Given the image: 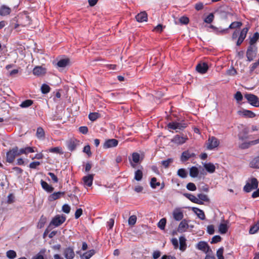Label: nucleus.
Returning <instances> with one entry per match:
<instances>
[{"label":"nucleus","instance_id":"1","mask_svg":"<svg viewBox=\"0 0 259 259\" xmlns=\"http://www.w3.org/2000/svg\"><path fill=\"white\" fill-rule=\"evenodd\" d=\"M258 187V181L254 178H251L246 183L243 188V190L246 192H249L253 189H255Z\"/></svg>","mask_w":259,"mask_h":259},{"label":"nucleus","instance_id":"2","mask_svg":"<svg viewBox=\"0 0 259 259\" xmlns=\"http://www.w3.org/2000/svg\"><path fill=\"white\" fill-rule=\"evenodd\" d=\"M19 155L18 148L15 147L7 153V161L11 163L14 160L15 157Z\"/></svg>","mask_w":259,"mask_h":259},{"label":"nucleus","instance_id":"3","mask_svg":"<svg viewBox=\"0 0 259 259\" xmlns=\"http://www.w3.org/2000/svg\"><path fill=\"white\" fill-rule=\"evenodd\" d=\"M244 97L251 105L256 107H259V99L256 96L251 94H246Z\"/></svg>","mask_w":259,"mask_h":259},{"label":"nucleus","instance_id":"4","mask_svg":"<svg viewBox=\"0 0 259 259\" xmlns=\"http://www.w3.org/2000/svg\"><path fill=\"white\" fill-rule=\"evenodd\" d=\"M257 48L255 45H250L246 52V57L249 61H252L256 56Z\"/></svg>","mask_w":259,"mask_h":259},{"label":"nucleus","instance_id":"5","mask_svg":"<svg viewBox=\"0 0 259 259\" xmlns=\"http://www.w3.org/2000/svg\"><path fill=\"white\" fill-rule=\"evenodd\" d=\"M167 126L172 130H182L187 126V123L184 121L171 122L168 124Z\"/></svg>","mask_w":259,"mask_h":259},{"label":"nucleus","instance_id":"6","mask_svg":"<svg viewBox=\"0 0 259 259\" xmlns=\"http://www.w3.org/2000/svg\"><path fill=\"white\" fill-rule=\"evenodd\" d=\"M220 144V142L214 137H209L206 143V147L208 150H212L217 148Z\"/></svg>","mask_w":259,"mask_h":259},{"label":"nucleus","instance_id":"7","mask_svg":"<svg viewBox=\"0 0 259 259\" xmlns=\"http://www.w3.org/2000/svg\"><path fill=\"white\" fill-rule=\"evenodd\" d=\"M66 220V217L63 215H57L53 219L50 225L58 227L63 224Z\"/></svg>","mask_w":259,"mask_h":259},{"label":"nucleus","instance_id":"8","mask_svg":"<svg viewBox=\"0 0 259 259\" xmlns=\"http://www.w3.org/2000/svg\"><path fill=\"white\" fill-rule=\"evenodd\" d=\"M238 115L241 117L253 118L255 116V114L251 111L248 110L244 109H242L237 111Z\"/></svg>","mask_w":259,"mask_h":259},{"label":"nucleus","instance_id":"9","mask_svg":"<svg viewBox=\"0 0 259 259\" xmlns=\"http://www.w3.org/2000/svg\"><path fill=\"white\" fill-rule=\"evenodd\" d=\"M63 255L66 259H73L75 256L74 249L71 247H68L63 250Z\"/></svg>","mask_w":259,"mask_h":259},{"label":"nucleus","instance_id":"10","mask_svg":"<svg viewBox=\"0 0 259 259\" xmlns=\"http://www.w3.org/2000/svg\"><path fill=\"white\" fill-rule=\"evenodd\" d=\"M187 140L188 138L185 136L177 135L172 139L171 142L177 145H182L185 143Z\"/></svg>","mask_w":259,"mask_h":259},{"label":"nucleus","instance_id":"11","mask_svg":"<svg viewBox=\"0 0 259 259\" xmlns=\"http://www.w3.org/2000/svg\"><path fill=\"white\" fill-rule=\"evenodd\" d=\"M189 227L188 221L185 219L183 220L178 226V232L181 233L185 232L187 231Z\"/></svg>","mask_w":259,"mask_h":259},{"label":"nucleus","instance_id":"12","mask_svg":"<svg viewBox=\"0 0 259 259\" xmlns=\"http://www.w3.org/2000/svg\"><path fill=\"white\" fill-rule=\"evenodd\" d=\"M118 143V141L116 139H109L105 142L103 145V148L105 149H108L112 147H115L117 146Z\"/></svg>","mask_w":259,"mask_h":259},{"label":"nucleus","instance_id":"13","mask_svg":"<svg viewBox=\"0 0 259 259\" xmlns=\"http://www.w3.org/2000/svg\"><path fill=\"white\" fill-rule=\"evenodd\" d=\"M208 69V64L205 62H201L197 64L196 67V70L201 74L206 73Z\"/></svg>","mask_w":259,"mask_h":259},{"label":"nucleus","instance_id":"14","mask_svg":"<svg viewBox=\"0 0 259 259\" xmlns=\"http://www.w3.org/2000/svg\"><path fill=\"white\" fill-rule=\"evenodd\" d=\"M172 216L176 221H181L184 217L183 212L179 208H175L172 211Z\"/></svg>","mask_w":259,"mask_h":259},{"label":"nucleus","instance_id":"15","mask_svg":"<svg viewBox=\"0 0 259 259\" xmlns=\"http://www.w3.org/2000/svg\"><path fill=\"white\" fill-rule=\"evenodd\" d=\"M228 224L229 222L225 220H224L221 223L219 226V232L221 234H224L226 233L229 228Z\"/></svg>","mask_w":259,"mask_h":259},{"label":"nucleus","instance_id":"16","mask_svg":"<svg viewBox=\"0 0 259 259\" xmlns=\"http://www.w3.org/2000/svg\"><path fill=\"white\" fill-rule=\"evenodd\" d=\"M248 31L247 28H244L241 31L239 37L237 41V46H240L241 43L243 41L244 39L246 36L247 33Z\"/></svg>","mask_w":259,"mask_h":259},{"label":"nucleus","instance_id":"17","mask_svg":"<svg viewBox=\"0 0 259 259\" xmlns=\"http://www.w3.org/2000/svg\"><path fill=\"white\" fill-rule=\"evenodd\" d=\"M93 175H89L84 177L82 179L84 185L91 187L93 184Z\"/></svg>","mask_w":259,"mask_h":259},{"label":"nucleus","instance_id":"18","mask_svg":"<svg viewBox=\"0 0 259 259\" xmlns=\"http://www.w3.org/2000/svg\"><path fill=\"white\" fill-rule=\"evenodd\" d=\"M259 144V138L255 140L249 141L248 142H244L242 143L240 147L242 149H247L251 146Z\"/></svg>","mask_w":259,"mask_h":259},{"label":"nucleus","instance_id":"19","mask_svg":"<svg viewBox=\"0 0 259 259\" xmlns=\"http://www.w3.org/2000/svg\"><path fill=\"white\" fill-rule=\"evenodd\" d=\"M203 165L204 167L208 172L212 174L215 171V166L213 163L210 162H205L203 163Z\"/></svg>","mask_w":259,"mask_h":259},{"label":"nucleus","instance_id":"20","mask_svg":"<svg viewBox=\"0 0 259 259\" xmlns=\"http://www.w3.org/2000/svg\"><path fill=\"white\" fill-rule=\"evenodd\" d=\"M136 19L139 22L147 21V14L145 12H142L136 15Z\"/></svg>","mask_w":259,"mask_h":259},{"label":"nucleus","instance_id":"21","mask_svg":"<svg viewBox=\"0 0 259 259\" xmlns=\"http://www.w3.org/2000/svg\"><path fill=\"white\" fill-rule=\"evenodd\" d=\"M193 211L196 213L197 217L201 220H204L205 215L203 211L199 208L196 207H192Z\"/></svg>","mask_w":259,"mask_h":259},{"label":"nucleus","instance_id":"22","mask_svg":"<svg viewBox=\"0 0 259 259\" xmlns=\"http://www.w3.org/2000/svg\"><path fill=\"white\" fill-rule=\"evenodd\" d=\"M11 9L6 5H3L0 7V15L5 16L10 14Z\"/></svg>","mask_w":259,"mask_h":259},{"label":"nucleus","instance_id":"23","mask_svg":"<svg viewBox=\"0 0 259 259\" xmlns=\"http://www.w3.org/2000/svg\"><path fill=\"white\" fill-rule=\"evenodd\" d=\"M70 63V60L68 58L60 59L57 63V65L59 67L64 68L69 65Z\"/></svg>","mask_w":259,"mask_h":259},{"label":"nucleus","instance_id":"24","mask_svg":"<svg viewBox=\"0 0 259 259\" xmlns=\"http://www.w3.org/2000/svg\"><path fill=\"white\" fill-rule=\"evenodd\" d=\"M45 68L41 66H36L33 70V73L37 76H40L46 73Z\"/></svg>","mask_w":259,"mask_h":259},{"label":"nucleus","instance_id":"25","mask_svg":"<svg viewBox=\"0 0 259 259\" xmlns=\"http://www.w3.org/2000/svg\"><path fill=\"white\" fill-rule=\"evenodd\" d=\"M140 154L137 152H134L132 154V161H130L131 165L135 167L136 166V163H138L140 161ZM130 160H131L130 159Z\"/></svg>","mask_w":259,"mask_h":259},{"label":"nucleus","instance_id":"26","mask_svg":"<svg viewBox=\"0 0 259 259\" xmlns=\"http://www.w3.org/2000/svg\"><path fill=\"white\" fill-rule=\"evenodd\" d=\"M36 136L40 140H43L45 139V133L42 127H39L37 128Z\"/></svg>","mask_w":259,"mask_h":259},{"label":"nucleus","instance_id":"27","mask_svg":"<svg viewBox=\"0 0 259 259\" xmlns=\"http://www.w3.org/2000/svg\"><path fill=\"white\" fill-rule=\"evenodd\" d=\"M19 155L25 154H27L29 153H33L34 152V150L33 148L30 147H26L25 148H21L20 149H18Z\"/></svg>","mask_w":259,"mask_h":259},{"label":"nucleus","instance_id":"28","mask_svg":"<svg viewBox=\"0 0 259 259\" xmlns=\"http://www.w3.org/2000/svg\"><path fill=\"white\" fill-rule=\"evenodd\" d=\"M197 247L198 249L205 252L207 251L209 249L208 244L206 242L203 241L199 242L197 245Z\"/></svg>","mask_w":259,"mask_h":259},{"label":"nucleus","instance_id":"29","mask_svg":"<svg viewBox=\"0 0 259 259\" xmlns=\"http://www.w3.org/2000/svg\"><path fill=\"white\" fill-rule=\"evenodd\" d=\"M194 156V154L193 153H191L188 151H184L182 154L181 160L182 161H185Z\"/></svg>","mask_w":259,"mask_h":259},{"label":"nucleus","instance_id":"30","mask_svg":"<svg viewBox=\"0 0 259 259\" xmlns=\"http://www.w3.org/2000/svg\"><path fill=\"white\" fill-rule=\"evenodd\" d=\"M197 199L198 200H200L201 203H198V204H203V202H209V199L207 195L204 194H199L197 195Z\"/></svg>","mask_w":259,"mask_h":259},{"label":"nucleus","instance_id":"31","mask_svg":"<svg viewBox=\"0 0 259 259\" xmlns=\"http://www.w3.org/2000/svg\"><path fill=\"white\" fill-rule=\"evenodd\" d=\"M184 196L187 197L188 199H189L190 201L192 202L195 203H200V200H198L197 197L195 196L194 195L189 194V193H185L184 194Z\"/></svg>","mask_w":259,"mask_h":259},{"label":"nucleus","instance_id":"32","mask_svg":"<svg viewBox=\"0 0 259 259\" xmlns=\"http://www.w3.org/2000/svg\"><path fill=\"white\" fill-rule=\"evenodd\" d=\"M64 194V192H55L51 194L49 196V200L50 201H53L56 200L60 197H61L62 196H63Z\"/></svg>","mask_w":259,"mask_h":259},{"label":"nucleus","instance_id":"33","mask_svg":"<svg viewBox=\"0 0 259 259\" xmlns=\"http://www.w3.org/2000/svg\"><path fill=\"white\" fill-rule=\"evenodd\" d=\"M41 185L42 188L48 192H52L54 190V188L52 186L49 185L47 182L45 181H41Z\"/></svg>","mask_w":259,"mask_h":259},{"label":"nucleus","instance_id":"34","mask_svg":"<svg viewBox=\"0 0 259 259\" xmlns=\"http://www.w3.org/2000/svg\"><path fill=\"white\" fill-rule=\"evenodd\" d=\"M199 174V170L196 166H192L190 169V176L192 178H196Z\"/></svg>","mask_w":259,"mask_h":259},{"label":"nucleus","instance_id":"35","mask_svg":"<svg viewBox=\"0 0 259 259\" xmlns=\"http://www.w3.org/2000/svg\"><path fill=\"white\" fill-rule=\"evenodd\" d=\"M250 166L252 168H259V156L254 158L250 163Z\"/></svg>","mask_w":259,"mask_h":259},{"label":"nucleus","instance_id":"36","mask_svg":"<svg viewBox=\"0 0 259 259\" xmlns=\"http://www.w3.org/2000/svg\"><path fill=\"white\" fill-rule=\"evenodd\" d=\"M95 253L94 250H90V251L84 253L82 255H80L81 259H89Z\"/></svg>","mask_w":259,"mask_h":259},{"label":"nucleus","instance_id":"37","mask_svg":"<svg viewBox=\"0 0 259 259\" xmlns=\"http://www.w3.org/2000/svg\"><path fill=\"white\" fill-rule=\"evenodd\" d=\"M259 230V222H257L254 225L251 226L250 228L249 233L250 234H254L256 233Z\"/></svg>","mask_w":259,"mask_h":259},{"label":"nucleus","instance_id":"38","mask_svg":"<svg viewBox=\"0 0 259 259\" xmlns=\"http://www.w3.org/2000/svg\"><path fill=\"white\" fill-rule=\"evenodd\" d=\"M180 241V249L181 250H184L186 248V239L184 237L181 236L179 238Z\"/></svg>","mask_w":259,"mask_h":259},{"label":"nucleus","instance_id":"39","mask_svg":"<svg viewBox=\"0 0 259 259\" xmlns=\"http://www.w3.org/2000/svg\"><path fill=\"white\" fill-rule=\"evenodd\" d=\"M100 114L98 112L90 113L89 115V118L90 120L94 121L100 117Z\"/></svg>","mask_w":259,"mask_h":259},{"label":"nucleus","instance_id":"40","mask_svg":"<svg viewBox=\"0 0 259 259\" xmlns=\"http://www.w3.org/2000/svg\"><path fill=\"white\" fill-rule=\"evenodd\" d=\"M142 177H143V172H142V170L138 169L135 171L134 179L136 180H137L138 181H140L142 180Z\"/></svg>","mask_w":259,"mask_h":259},{"label":"nucleus","instance_id":"41","mask_svg":"<svg viewBox=\"0 0 259 259\" xmlns=\"http://www.w3.org/2000/svg\"><path fill=\"white\" fill-rule=\"evenodd\" d=\"M259 38V34L258 32H255L254 33L252 37L250 38L249 44L251 45H254L255 43L256 42L257 39Z\"/></svg>","mask_w":259,"mask_h":259},{"label":"nucleus","instance_id":"42","mask_svg":"<svg viewBox=\"0 0 259 259\" xmlns=\"http://www.w3.org/2000/svg\"><path fill=\"white\" fill-rule=\"evenodd\" d=\"M33 103V101L31 100H26L21 103L20 106L22 108H27L31 106Z\"/></svg>","mask_w":259,"mask_h":259},{"label":"nucleus","instance_id":"43","mask_svg":"<svg viewBox=\"0 0 259 259\" xmlns=\"http://www.w3.org/2000/svg\"><path fill=\"white\" fill-rule=\"evenodd\" d=\"M178 175L182 178H185L187 177V172L186 170L184 168H180L178 170Z\"/></svg>","mask_w":259,"mask_h":259},{"label":"nucleus","instance_id":"44","mask_svg":"<svg viewBox=\"0 0 259 259\" xmlns=\"http://www.w3.org/2000/svg\"><path fill=\"white\" fill-rule=\"evenodd\" d=\"M48 151L50 152H52V153H59V154L63 153L61 148H60L59 147L50 148L48 150Z\"/></svg>","mask_w":259,"mask_h":259},{"label":"nucleus","instance_id":"45","mask_svg":"<svg viewBox=\"0 0 259 259\" xmlns=\"http://www.w3.org/2000/svg\"><path fill=\"white\" fill-rule=\"evenodd\" d=\"M166 223V220L165 218L161 219L158 223V227L161 230H164Z\"/></svg>","mask_w":259,"mask_h":259},{"label":"nucleus","instance_id":"46","mask_svg":"<svg viewBox=\"0 0 259 259\" xmlns=\"http://www.w3.org/2000/svg\"><path fill=\"white\" fill-rule=\"evenodd\" d=\"M137 217L135 215L131 216L128 220V225L130 226L134 225L137 222Z\"/></svg>","mask_w":259,"mask_h":259},{"label":"nucleus","instance_id":"47","mask_svg":"<svg viewBox=\"0 0 259 259\" xmlns=\"http://www.w3.org/2000/svg\"><path fill=\"white\" fill-rule=\"evenodd\" d=\"M150 185L152 188H156L157 186H160V183L157 182L156 178H152L151 180Z\"/></svg>","mask_w":259,"mask_h":259},{"label":"nucleus","instance_id":"48","mask_svg":"<svg viewBox=\"0 0 259 259\" xmlns=\"http://www.w3.org/2000/svg\"><path fill=\"white\" fill-rule=\"evenodd\" d=\"M7 256L9 258L13 259L16 257V253L14 250H10L7 252Z\"/></svg>","mask_w":259,"mask_h":259},{"label":"nucleus","instance_id":"49","mask_svg":"<svg viewBox=\"0 0 259 259\" xmlns=\"http://www.w3.org/2000/svg\"><path fill=\"white\" fill-rule=\"evenodd\" d=\"M224 248H220L217 251V256L218 259H224L223 256Z\"/></svg>","mask_w":259,"mask_h":259},{"label":"nucleus","instance_id":"50","mask_svg":"<svg viewBox=\"0 0 259 259\" xmlns=\"http://www.w3.org/2000/svg\"><path fill=\"white\" fill-rule=\"evenodd\" d=\"M41 91L43 94H47L50 92V88L48 85L43 84L41 87Z\"/></svg>","mask_w":259,"mask_h":259},{"label":"nucleus","instance_id":"51","mask_svg":"<svg viewBox=\"0 0 259 259\" xmlns=\"http://www.w3.org/2000/svg\"><path fill=\"white\" fill-rule=\"evenodd\" d=\"M214 19V15L212 13H210L204 19V22L206 23H211Z\"/></svg>","mask_w":259,"mask_h":259},{"label":"nucleus","instance_id":"52","mask_svg":"<svg viewBox=\"0 0 259 259\" xmlns=\"http://www.w3.org/2000/svg\"><path fill=\"white\" fill-rule=\"evenodd\" d=\"M173 161V159L172 158H168L165 160H163L161 161V164L165 167L167 168L168 167L169 164L171 163Z\"/></svg>","mask_w":259,"mask_h":259},{"label":"nucleus","instance_id":"53","mask_svg":"<svg viewBox=\"0 0 259 259\" xmlns=\"http://www.w3.org/2000/svg\"><path fill=\"white\" fill-rule=\"evenodd\" d=\"M242 25V23L240 22H232L229 26V28L234 29L240 27Z\"/></svg>","mask_w":259,"mask_h":259},{"label":"nucleus","instance_id":"54","mask_svg":"<svg viewBox=\"0 0 259 259\" xmlns=\"http://www.w3.org/2000/svg\"><path fill=\"white\" fill-rule=\"evenodd\" d=\"M234 98L239 102L242 100L243 96L240 92H237L234 95Z\"/></svg>","mask_w":259,"mask_h":259},{"label":"nucleus","instance_id":"55","mask_svg":"<svg viewBox=\"0 0 259 259\" xmlns=\"http://www.w3.org/2000/svg\"><path fill=\"white\" fill-rule=\"evenodd\" d=\"M83 151V152L85 153L88 155V156H91L92 155L90 146L89 145L84 147Z\"/></svg>","mask_w":259,"mask_h":259},{"label":"nucleus","instance_id":"56","mask_svg":"<svg viewBox=\"0 0 259 259\" xmlns=\"http://www.w3.org/2000/svg\"><path fill=\"white\" fill-rule=\"evenodd\" d=\"M187 188L190 191H195L196 190V187L194 183H189L187 185Z\"/></svg>","mask_w":259,"mask_h":259},{"label":"nucleus","instance_id":"57","mask_svg":"<svg viewBox=\"0 0 259 259\" xmlns=\"http://www.w3.org/2000/svg\"><path fill=\"white\" fill-rule=\"evenodd\" d=\"M221 240V237L219 235L213 236L211 239V243H216L220 242Z\"/></svg>","mask_w":259,"mask_h":259},{"label":"nucleus","instance_id":"58","mask_svg":"<svg viewBox=\"0 0 259 259\" xmlns=\"http://www.w3.org/2000/svg\"><path fill=\"white\" fill-rule=\"evenodd\" d=\"M227 30L228 29L219 30V28L216 27L215 29L213 30V32L217 34H221L226 33Z\"/></svg>","mask_w":259,"mask_h":259},{"label":"nucleus","instance_id":"59","mask_svg":"<svg viewBox=\"0 0 259 259\" xmlns=\"http://www.w3.org/2000/svg\"><path fill=\"white\" fill-rule=\"evenodd\" d=\"M114 224V220L113 219H110L107 222V227L108 229H112Z\"/></svg>","mask_w":259,"mask_h":259},{"label":"nucleus","instance_id":"60","mask_svg":"<svg viewBox=\"0 0 259 259\" xmlns=\"http://www.w3.org/2000/svg\"><path fill=\"white\" fill-rule=\"evenodd\" d=\"M207 232L209 234H213L214 232V227L213 225H208L207 227Z\"/></svg>","mask_w":259,"mask_h":259},{"label":"nucleus","instance_id":"61","mask_svg":"<svg viewBox=\"0 0 259 259\" xmlns=\"http://www.w3.org/2000/svg\"><path fill=\"white\" fill-rule=\"evenodd\" d=\"M62 210L66 213H68L70 210V207L68 204H64L62 206Z\"/></svg>","mask_w":259,"mask_h":259},{"label":"nucleus","instance_id":"62","mask_svg":"<svg viewBox=\"0 0 259 259\" xmlns=\"http://www.w3.org/2000/svg\"><path fill=\"white\" fill-rule=\"evenodd\" d=\"M180 22L183 24H187L189 23V19L186 17H182L180 19Z\"/></svg>","mask_w":259,"mask_h":259},{"label":"nucleus","instance_id":"63","mask_svg":"<svg viewBox=\"0 0 259 259\" xmlns=\"http://www.w3.org/2000/svg\"><path fill=\"white\" fill-rule=\"evenodd\" d=\"M48 175L50 176L54 182L57 183L58 182V178L54 173L50 172L48 173Z\"/></svg>","mask_w":259,"mask_h":259},{"label":"nucleus","instance_id":"64","mask_svg":"<svg viewBox=\"0 0 259 259\" xmlns=\"http://www.w3.org/2000/svg\"><path fill=\"white\" fill-rule=\"evenodd\" d=\"M258 65H259V60L258 59V60L256 62L253 63L251 65V66L250 67V71H251V72L253 71Z\"/></svg>","mask_w":259,"mask_h":259}]
</instances>
